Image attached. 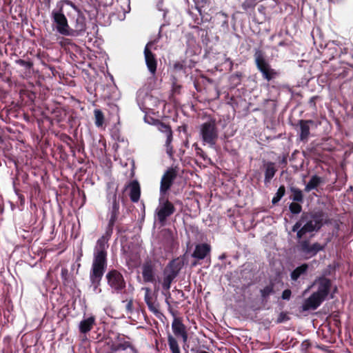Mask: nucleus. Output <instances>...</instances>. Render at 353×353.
<instances>
[{"label": "nucleus", "instance_id": "obj_25", "mask_svg": "<svg viewBox=\"0 0 353 353\" xmlns=\"http://www.w3.org/2000/svg\"><path fill=\"white\" fill-rule=\"evenodd\" d=\"M274 283L272 281L260 290L262 302L267 303L270 295L274 294Z\"/></svg>", "mask_w": 353, "mask_h": 353}, {"label": "nucleus", "instance_id": "obj_17", "mask_svg": "<svg viewBox=\"0 0 353 353\" xmlns=\"http://www.w3.org/2000/svg\"><path fill=\"white\" fill-rule=\"evenodd\" d=\"M325 301L322 297L315 292H313L302 305V310L307 311L310 310H316Z\"/></svg>", "mask_w": 353, "mask_h": 353}, {"label": "nucleus", "instance_id": "obj_32", "mask_svg": "<svg viewBox=\"0 0 353 353\" xmlns=\"http://www.w3.org/2000/svg\"><path fill=\"white\" fill-rule=\"evenodd\" d=\"M61 279H62L63 284L64 285H69V283L71 281V279H70V274H69L68 270L67 268H63L61 269Z\"/></svg>", "mask_w": 353, "mask_h": 353}, {"label": "nucleus", "instance_id": "obj_19", "mask_svg": "<svg viewBox=\"0 0 353 353\" xmlns=\"http://www.w3.org/2000/svg\"><path fill=\"white\" fill-rule=\"evenodd\" d=\"M112 353H120L123 352L136 353V348L132 343L127 341L123 342L113 343L110 347Z\"/></svg>", "mask_w": 353, "mask_h": 353}, {"label": "nucleus", "instance_id": "obj_9", "mask_svg": "<svg viewBox=\"0 0 353 353\" xmlns=\"http://www.w3.org/2000/svg\"><path fill=\"white\" fill-rule=\"evenodd\" d=\"M299 240L297 250L307 259L316 256L318 252L323 250L325 247V245H321L318 242L310 244L309 240Z\"/></svg>", "mask_w": 353, "mask_h": 353}, {"label": "nucleus", "instance_id": "obj_45", "mask_svg": "<svg viewBox=\"0 0 353 353\" xmlns=\"http://www.w3.org/2000/svg\"><path fill=\"white\" fill-rule=\"evenodd\" d=\"M188 125L186 124H183L181 126L179 127V131H183L184 133L187 134L188 132Z\"/></svg>", "mask_w": 353, "mask_h": 353}, {"label": "nucleus", "instance_id": "obj_40", "mask_svg": "<svg viewBox=\"0 0 353 353\" xmlns=\"http://www.w3.org/2000/svg\"><path fill=\"white\" fill-rule=\"evenodd\" d=\"M291 295H292V291L290 289H286V290H283L282 295H281V298L283 300H289L291 297Z\"/></svg>", "mask_w": 353, "mask_h": 353}, {"label": "nucleus", "instance_id": "obj_1", "mask_svg": "<svg viewBox=\"0 0 353 353\" xmlns=\"http://www.w3.org/2000/svg\"><path fill=\"white\" fill-rule=\"evenodd\" d=\"M118 186L112 182L106 185V205L108 209V225L105 233L99 238L94 249L93 261L90 272V281L95 292H101L99 288L102 277L107 268V249L114 225L120 216V204L117 196Z\"/></svg>", "mask_w": 353, "mask_h": 353}, {"label": "nucleus", "instance_id": "obj_30", "mask_svg": "<svg viewBox=\"0 0 353 353\" xmlns=\"http://www.w3.org/2000/svg\"><path fill=\"white\" fill-rule=\"evenodd\" d=\"M290 190L292 194L291 199L294 201L299 203L303 202V194L300 189L295 187H290Z\"/></svg>", "mask_w": 353, "mask_h": 353}, {"label": "nucleus", "instance_id": "obj_5", "mask_svg": "<svg viewBox=\"0 0 353 353\" xmlns=\"http://www.w3.org/2000/svg\"><path fill=\"white\" fill-rule=\"evenodd\" d=\"M200 136L204 144L214 147L219 138V130L215 119H210L200 126Z\"/></svg>", "mask_w": 353, "mask_h": 353}, {"label": "nucleus", "instance_id": "obj_38", "mask_svg": "<svg viewBox=\"0 0 353 353\" xmlns=\"http://www.w3.org/2000/svg\"><path fill=\"white\" fill-rule=\"evenodd\" d=\"M311 346V343L309 340H305L302 342L301 345V350L302 352H306L310 347Z\"/></svg>", "mask_w": 353, "mask_h": 353}, {"label": "nucleus", "instance_id": "obj_55", "mask_svg": "<svg viewBox=\"0 0 353 353\" xmlns=\"http://www.w3.org/2000/svg\"><path fill=\"white\" fill-rule=\"evenodd\" d=\"M136 353H139L138 350L136 349Z\"/></svg>", "mask_w": 353, "mask_h": 353}, {"label": "nucleus", "instance_id": "obj_13", "mask_svg": "<svg viewBox=\"0 0 353 353\" xmlns=\"http://www.w3.org/2000/svg\"><path fill=\"white\" fill-rule=\"evenodd\" d=\"M141 270L143 280L145 283H154L156 281L157 265L154 261L145 260L142 265Z\"/></svg>", "mask_w": 353, "mask_h": 353}, {"label": "nucleus", "instance_id": "obj_6", "mask_svg": "<svg viewBox=\"0 0 353 353\" xmlns=\"http://www.w3.org/2000/svg\"><path fill=\"white\" fill-rule=\"evenodd\" d=\"M159 206L155 210V217L161 225H165L168 217L172 215L176 208L165 195H160Z\"/></svg>", "mask_w": 353, "mask_h": 353}, {"label": "nucleus", "instance_id": "obj_41", "mask_svg": "<svg viewBox=\"0 0 353 353\" xmlns=\"http://www.w3.org/2000/svg\"><path fill=\"white\" fill-rule=\"evenodd\" d=\"M116 230L119 234L125 233L127 231V229L125 227L122 225L121 224H115L114 225Z\"/></svg>", "mask_w": 353, "mask_h": 353}, {"label": "nucleus", "instance_id": "obj_7", "mask_svg": "<svg viewBox=\"0 0 353 353\" xmlns=\"http://www.w3.org/2000/svg\"><path fill=\"white\" fill-rule=\"evenodd\" d=\"M62 0L57 3L59 10L52 12V18L56 24L57 31L64 36H71L70 28L68 23V19L63 13V5Z\"/></svg>", "mask_w": 353, "mask_h": 353}, {"label": "nucleus", "instance_id": "obj_49", "mask_svg": "<svg viewBox=\"0 0 353 353\" xmlns=\"http://www.w3.org/2000/svg\"><path fill=\"white\" fill-rule=\"evenodd\" d=\"M281 163L282 164L286 165L287 164V158L286 157H283Z\"/></svg>", "mask_w": 353, "mask_h": 353}, {"label": "nucleus", "instance_id": "obj_14", "mask_svg": "<svg viewBox=\"0 0 353 353\" xmlns=\"http://www.w3.org/2000/svg\"><path fill=\"white\" fill-rule=\"evenodd\" d=\"M172 330L176 340L181 339L182 341L185 343L188 340V334L186 326L183 323L180 318H174L172 323Z\"/></svg>", "mask_w": 353, "mask_h": 353}, {"label": "nucleus", "instance_id": "obj_28", "mask_svg": "<svg viewBox=\"0 0 353 353\" xmlns=\"http://www.w3.org/2000/svg\"><path fill=\"white\" fill-rule=\"evenodd\" d=\"M94 124L97 127L101 128L105 123V116L100 109L94 110Z\"/></svg>", "mask_w": 353, "mask_h": 353}, {"label": "nucleus", "instance_id": "obj_43", "mask_svg": "<svg viewBox=\"0 0 353 353\" xmlns=\"http://www.w3.org/2000/svg\"><path fill=\"white\" fill-rule=\"evenodd\" d=\"M12 2V0H1V6L0 8H5L8 6H9Z\"/></svg>", "mask_w": 353, "mask_h": 353}, {"label": "nucleus", "instance_id": "obj_3", "mask_svg": "<svg viewBox=\"0 0 353 353\" xmlns=\"http://www.w3.org/2000/svg\"><path fill=\"white\" fill-rule=\"evenodd\" d=\"M254 63L257 70L261 73L262 77L268 82H270L280 75V72L272 68L265 57V52L260 48L254 49Z\"/></svg>", "mask_w": 353, "mask_h": 353}, {"label": "nucleus", "instance_id": "obj_48", "mask_svg": "<svg viewBox=\"0 0 353 353\" xmlns=\"http://www.w3.org/2000/svg\"><path fill=\"white\" fill-rule=\"evenodd\" d=\"M194 145L196 147V153L197 154H199L200 152H202L203 150L201 148H200L199 147H198L197 144L196 143H194Z\"/></svg>", "mask_w": 353, "mask_h": 353}, {"label": "nucleus", "instance_id": "obj_11", "mask_svg": "<svg viewBox=\"0 0 353 353\" xmlns=\"http://www.w3.org/2000/svg\"><path fill=\"white\" fill-rule=\"evenodd\" d=\"M178 174V168H169L163 174L160 183V195H166L168 190L172 186Z\"/></svg>", "mask_w": 353, "mask_h": 353}, {"label": "nucleus", "instance_id": "obj_16", "mask_svg": "<svg viewBox=\"0 0 353 353\" xmlns=\"http://www.w3.org/2000/svg\"><path fill=\"white\" fill-rule=\"evenodd\" d=\"M314 121L313 120H304L300 119L298 121V125L299 126V140L301 142L307 143L310 134V125H314Z\"/></svg>", "mask_w": 353, "mask_h": 353}, {"label": "nucleus", "instance_id": "obj_34", "mask_svg": "<svg viewBox=\"0 0 353 353\" xmlns=\"http://www.w3.org/2000/svg\"><path fill=\"white\" fill-rule=\"evenodd\" d=\"M321 100V97L318 95H315L312 97L308 101V105L310 108H312L314 110H316V101Z\"/></svg>", "mask_w": 353, "mask_h": 353}, {"label": "nucleus", "instance_id": "obj_50", "mask_svg": "<svg viewBox=\"0 0 353 353\" xmlns=\"http://www.w3.org/2000/svg\"><path fill=\"white\" fill-rule=\"evenodd\" d=\"M199 353H210V352L205 351V350H201Z\"/></svg>", "mask_w": 353, "mask_h": 353}, {"label": "nucleus", "instance_id": "obj_31", "mask_svg": "<svg viewBox=\"0 0 353 353\" xmlns=\"http://www.w3.org/2000/svg\"><path fill=\"white\" fill-rule=\"evenodd\" d=\"M285 194V188L283 185H281L279 189L277 190V192H276L275 195L272 198V203L273 205H276L278 203L280 200L282 199V197Z\"/></svg>", "mask_w": 353, "mask_h": 353}, {"label": "nucleus", "instance_id": "obj_39", "mask_svg": "<svg viewBox=\"0 0 353 353\" xmlns=\"http://www.w3.org/2000/svg\"><path fill=\"white\" fill-rule=\"evenodd\" d=\"M0 78L2 79V80L5 82H7V83H10L11 82V72H10L8 73V74H7L6 72L4 73V74H3L1 72H0Z\"/></svg>", "mask_w": 353, "mask_h": 353}, {"label": "nucleus", "instance_id": "obj_4", "mask_svg": "<svg viewBox=\"0 0 353 353\" xmlns=\"http://www.w3.org/2000/svg\"><path fill=\"white\" fill-rule=\"evenodd\" d=\"M183 265V261L179 257L172 259L168 263L163 272L162 287L164 290L168 291L170 290L171 283L178 276Z\"/></svg>", "mask_w": 353, "mask_h": 353}, {"label": "nucleus", "instance_id": "obj_23", "mask_svg": "<svg viewBox=\"0 0 353 353\" xmlns=\"http://www.w3.org/2000/svg\"><path fill=\"white\" fill-rule=\"evenodd\" d=\"M323 183V179L317 175H313L308 183L306 184L304 188V191L306 192H309L317 188L321 183Z\"/></svg>", "mask_w": 353, "mask_h": 353}, {"label": "nucleus", "instance_id": "obj_12", "mask_svg": "<svg viewBox=\"0 0 353 353\" xmlns=\"http://www.w3.org/2000/svg\"><path fill=\"white\" fill-rule=\"evenodd\" d=\"M153 45L152 41L148 42L144 48V57L147 68L152 77H155L157 69V59L150 48Z\"/></svg>", "mask_w": 353, "mask_h": 353}, {"label": "nucleus", "instance_id": "obj_35", "mask_svg": "<svg viewBox=\"0 0 353 353\" xmlns=\"http://www.w3.org/2000/svg\"><path fill=\"white\" fill-rule=\"evenodd\" d=\"M172 142L168 143V140L165 141L166 152L171 159L174 158V149L171 144Z\"/></svg>", "mask_w": 353, "mask_h": 353}, {"label": "nucleus", "instance_id": "obj_56", "mask_svg": "<svg viewBox=\"0 0 353 353\" xmlns=\"http://www.w3.org/2000/svg\"><path fill=\"white\" fill-rule=\"evenodd\" d=\"M48 2H50V0H48Z\"/></svg>", "mask_w": 353, "mask_h": 353}, {"label": "nucleus", "instance_id": "obj_54", "mask_svg": "<svg viewBox=\"0 0 353 353\" xmlns=\"http://www.w3.org/2000/svg\"><path fill=\"white\" fill-rule=\"evenodd\" d=\"M1 6V0H0V7Z\"/></svg>", "mask_w": 353, "mask_h": 353}, {"label": "nucleus", "instance_id": "obj_18", "mask_svg": "<svg viewBox=\"0 0 353 353\" xmlns=\"http://www.w3.org/2000/svg\"><path fill=\"white\" fill-rule=\"evenodd\" d=\"M130 189L129 196L132 202L137 203L141 196V187L137 180H133L125 186V190Z\"/></svg>", "mask_w": 353, "mask_h": 353}, {"label": "nucleus", "instance_id": "obj_46", "mask_svg": "<svg viewBox=\"0 0 353 353\" xmlns=\"http://www.w3.org/2000/svg\"><path fill=\"white\" fill-rule=\"evenodd\" d=\"M133 302L132 300L129 301L126 305V309L131 312L132 310Z\"/></svg>", "mask_w": 353, "mask_h": 353}, {"label": "nucleus", "instance_id": "obj_24", "mask_svg": "<svg viewBox=\"0 0 353 353\" xmlns=\"http://www.w3.org/2000/svg\"><path fill=\"white\" fill-rule=\"evenodd\" d=\"M309 265L307 263H303L296 268L291 273L290 278L292 281H296L301 276L307 274Z\"/></svg>", "mask_w": 353, "mask_h": 353}, {"label": "nucleus", "instance_id": "obj_22", "mask_svg": "<svg viewBox=\"0 0 353 353\" xmlns=\"http://www.w3.org/2000/svg\"><path fill=\"white\" fill-rule=\"evenodd\" d=\"M95 324V317L92 316L82 320L79 323V331L82 334L90 332Z\"/></svg>", "mask_w": 353, "mask_h": 353}, {"label": "nucleus", "instance_id": "obj_51", "mask_svg": "<svg viewBox=\"0 0 353 353\" xmlns=\"http://www.w3.org/2000/svg\"><path fill=\"white\" fill-rule=\"evenodd\" d=\"M65 138H66L67 139L70 140V141H71V140H72V139H71V138H70V137H69V136H68V135H65Z\"/></svg>", "mask_w": 353, "mask_h": 353}, {"label": "nucleus", "instance_id": "obj_8", "mask_svg": "<svg viewBox=\"0 0 353 353\" xmlns=\"http://www.w3.org/2000/svg\"><path fill=\"white\" fill-rule=\"evenodd\" d=\"M108 285L114 292L122 293L125 289L126 283L123 274L117 270L112 269L108 271L105 275Z\"/></svg>", "mask_w": 353, "mask_h": 353}, {"label": "nucleus", "instance_id": "obj_53", "mask_svg": "<svg viewBox=\"0 0 353 353\" xmlns=\"http://www.w3.org/2000/svg\"><path fill=\"white\" fill-rule=\"evenodd\" d=\"M284 45V43L283 42H280L279 43V46H283Z\"/></svg>", "mask_w": 353, "mask_h": 353}, {"label": "nucleus", "instance_id": "obj_36", "mask_svg": "<svg viewBox=\"0 0 353 353\" xmlns=\"http://www.w3.org/2000/svg\"><path fill=\"white\" fill-rule=\"evenodd\" d=\"M145 296H144V300H145V303H148V302L149 303V302L153 301L152 296L151 295L150 289L148 288H145Z\"/></svg>", "mask_w": 353, "mask_h": 353}, {"label": "nucleus", "instance_id": "obj_42", "mask_svg": "<svg viewBox=\"0 0 353 353\" xmlns=\"http://www.w3.org/2000/svg\"><path fill=\"white\" fill-rule=\"evenodd\" d=\"M181 88V86L179 85H177L176 83H174L172 85V91L174 93L179 94L180 92Z\"/></svg>", "mask_w": 353, "mask_h": 353}, {"label": "nucleus", "instance_id": "obj_47", "mask_svg": "<svg viewBox=\"0 0 353 353\" xmlns=\"http://www.w3.org/2000/svg\"><path fill=\"white\" fill-rule=\"evenodd\" d=\"M174 68L175 69H179V70H181L183 68V65L182 64H181L180 63H176L174 65Z\"/></svg>", "mask_w": 353, "mask_h": 353}, {"label": "nucleus", "instance_id": "obj_37", "mask_svg": "<svg viewBox=\"0 0 353 353\" xmlns=\"http://www.w3.org/2000/svg\"><path fill=\"white\" fill-rule=\"evenodd\" d=\"M146 304L151 312L154 313L159 312L158 305H156L153 301L149 303L148 302Z\"/></svg>", "mask_w": 353, "mask_h": 353}, {"label": "nucleus", "instance_id": "obj_15", "mask_svg": "<svg viewBox=\"0 0 353 353\" xmlns=\"http://www.w3.org/2000/svg\"><path fill=\"white\" fill-rule=\"evenodd\" d=\"M316 283L318 284V289L315 293L325 300L332 286L330 279L325 276H321L316 280Z\"/></svg>", "mask_w": 353, "mask_h": 353}, {"label": "nucleus", "instance_id": "obj_21", "mask_svg": "<svg viewBox=\"0 0 353 353\" xmlns=\"http://www.w3.org/2000/svg\"><path fill=\"white\" fill-rule=\"evenodd\" d=\"M210 245L207 243H201L196 245L192 256L199 260L204 259L210 252Z\"/></svg>", "mask_w": 353, "mask_h": 353}, {"label": "nucleus", "instance_id": "obj_27", "mask_svg": "<svg viewBox=\"0 0 353 353\" xmlns=\"http://www.w3.org/2000/svg\"><path fill=\"white\" fill-rule=\"evenodd\" d=\"M158 129L166 136V140L168 143L172 141V130L170 125L163 122H160L158 125Z\"/></svg>", "mask_w": 353, "mask_h": 353}, {"label": "nucleus", "instance_id": "obj_20", "mask_svg": "<svg viewBox=\"0 0 353 353\" xmlns=\"http://www.w3.org/2000/svg\"><path fill=\"white\" fill-rule=\"evenodd\" d=\"M263 168L265 169L264 183L268 185L270 183L271 180L274 176L276 172H277V168H276L275 163L272 161H265L263 163Z\"/></svg>", "mask_w": 353, "mask_h": 353}, {"label": "nucleus", "instance_id": "obj_29", "mask_svg": "<svg viewBox=\"0 0 353 353\" xmlns=\"http://www.w3.org/2000/svg\"><path fill=\"white\" fill-rule=\"evenodd\" d=\"M15 63L21 66L24 70L25 74H30L33 68V63L31 61H25L23 59H17Z\"/></svg>", "mask_w": 353, "mask_h": 353}, {"label": "nucleus", "instance_id": "obj_44", "mask_svg": "<svg viewBox=\"0 0 353 353\" xmlns=\"http://www.w3.org/2000/svg\"><path fill=\"white\" fill-rule=\"evenodd\" d=\"M170 245H171L170 249L173 250L174 248H175V246L177 244V243L175 241L172 235L170 236Z\"/></svg>", "mask_w": 353, "mask_h": 353}, {"label": "nucleus", "instance_id": "obj_52", "mask_svg": "<svg viewBox=\"0 0 353 353\" xmlns=\"http://www.w3.org/2000/svg\"><path fill=\"white\" fill-rule=\"evenodd\" d=\"M6 65H5V68H6H6L8 66V64L6 63H3Z\"/></svg>", "mask_w": 353, "mask_h": 353}, {"label": "nucleus", "instance_id": "obj_26", "mask_svg": "<svg viewBox=\"0 0 353 353\" xmlns=\"http://www.w3.org/2000/svg\"><path fill=\"white\" fill-rule=\"evenodd\" d=\"M168 344L171 353H181L178 341L170 333L168 334Z\"/></svg>", "mask_w": 353, "mask_h": 353}, {"label": "nucleus", "instance_id": "obj_2", "mask_svg": "<svg viewBox=\"0 0 353 353\" xmlns=\"http://www.w3.org/2000/svg\"><path fill=\"white\" fill-rule=\"evenodd\" d=\"M323 211L303 212L299 220L292 226V231L296 232L297 239H302L307 234L316 232L329 223Z\"/></svg>", "mask_w": 353, "mask_h": 353}, {"label": "nucleus", "instance_id": "obj_10", "mask_svg": "<svg viewBox=\"0 0 353 353\" xmlns=\"http://www.w3.org/2000/svg\"><path fill=\"white\" fill-rule=\"evenodd\" d=\"M62 2L72 8L77 12V17L75 20L74 29L70 28L71 37L81 35L86 29V19L81 10L71 1L62 0Z\"/></svg>", "mask_w": 353, "mask_h": 353}, {"label": "nucleus", "instance_id": "obj_33", "mask_svg": "<svg viewBox=\"0 0 353 353\" xmlns=\"http://www.w3.org/2000/svg\"><path fill=\"white\" fill-rule=\"evenodd\" d=\"M299 203L294 201L290 204L289 209L294 214H299L302 210V206Z\"/></svg>", "mask_w": 353, "mask_h": 353}]
</instances>
